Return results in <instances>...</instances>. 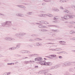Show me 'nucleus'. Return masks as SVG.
<instances>
[{
  "mask_svg": "<svg viewBox=\"0 0 75 75\" xmlns=\"http://www.w3.org/2000/svg\"><path fill=\"white\" fill-rule=\"evenodd\" d=\"M35 61H38L39 63L41 65H45L47 66H51L52 65V63L51 62H45V61H42V59L41 57H37L35 59Z\"/></svg>",
  "mask_w": 75,
  "mask_h": 75,
  "instance_id": "f257e3e1",
  "label": "nucleus"
},
{
  "mask_svg": "<svg viewBox=\"0 0 75 75\" xmlns=\"http://www.w3.org/2000/svg\"><path fill=\"white\" fill-rule=\"evenodd\" d=\"M2 25L5 27H9L12 25L11 21H6V23L3 22L1 23Z\"/></svg>",
  "mask_w": 75,
  "mask_h": 75,
  "instance_id": "f03ea898",
  "label": "nucleus"
},
{
  "mask_svg": "<svg viewBox=\"0 0 75 75\" xmlns=\"http://www.w3.org/2000/svg\"><path fill=\"white\" fill-rule=\"evenodd\" d=\"M70 64H71V62H67L63 63L62 64V66L63 67H67V66H69V65H70Z\"/></svg>",
  "mask_w": 75,
  "mask_h": 75,
  "instance_id": "7ed1b4c3",
  "label": "nucleus"
},
{
  "mask_svg": "<svg viewBox=\"0 0 75 75\" xmlns=\"http://www.w3.org/2000/svg\"><path fill=\"white\" fill-rule=\"evenodd\" d=\"M5 40H6V41H14L15 40V39L13 38H12L10 37H6L5 38Z\"/></svg>",
  "mask_w": 75,
  "mask_h": 75,
  "instance_id": "20e7f679",
  "label": "nucleus"
},
{
  "mask_svg": "<svg viewBox=\"0 0 75 75\" xmlns=\"http://www.w3.org/2000/svg\"><path fill=\"white\" fill-rule=\"evenodd\" d=\"M67 20L68 19H69V18H75V16L74 15H70L67 14Z\"/></svg>",
  "mask_w": 75,
  "mask_h": 75,
  "instance_id": "39448f33",
  "label": "nucleus"
},
{
  "mask_svg": "<svg viewBox=\"0 0 75 75\" xmlns=\"http://www.w3.org/2000/svg\"><path fill=\"white\" fill-rule=\"evenodd\" d=\"M38 16L39 17H47V15L44 14H38Z\"/></svg>",
  "mask_w": 75,
  "mask_h": 75,
  "instance_id": "423d86ee",
  "label": "nucleus"
},
{
  "mask_svg": "<svg viewBox=\"0 0 75 75\" xmlns=\"http://www.w3.org/2000/svg\"><path fill=\"white\" fill-rule=\"evenodd\" d=\"M47 71H45V72L44 73V75H52L51 74L48 73V72H48V71H49V69H47Z\"/></svg>",
  "mask_w": 75,
  "mask_h": 75,
  "instance_id": "0eeeda50",
  "label": "nucleus"
},
{
  "mask_svg": "<svg viewBox=\"0 0 75 75\" xmlns=\"http://www.w3.org/2000/svg\"><path fill=\"white\" fill-rule=\"evenodd\" d=\"M38 27L39 28H48V27L45 26H44V25H39L38 26Z\"/></svg>",
  "mask_w": 75,
  "mask_h": 75,
  "instance_id": "6e6552de",
  "label": "nucleus"
},
{
  "mask_svg": "<svg viewBox=\"0 0 75 75\" xmlns=\"http://www.w3.org/2000/svg\"><path fill=\"white\" fill-rule=\"evenodd\" d=\"M19 36L20 37L21 36H23V35H26V33H19Z\"/></svg>",
  "mask_w": 75,
  "mask_h": 75,
  "instance_id": "1a4fd4ad",
  "label": "nucleus"
},
{
  "mask_svg": "<svg viewBox=\"0 0 75 75\" xmlns=\"http://www.w3.org/2000/svg\"><path fill=\"white\" fill-rule=\"evenodd\" d=\"M59 43H62L60 44H62V45H65V44H66V42L64 41H59Z\"/></svg>",
  "mask_w": 75,
  "mask_h": 75,
  "instance_id": "9d476101",
  "label": "nucleus"
},
{
  "mask_svg": "<svg viewBox=\"0 0 75 75\" xmlns=\"http://www.w3.org/2000/svg\"><path fill=\"white\" fill-rule=\"evenodd\" d=\"M36 46L39 47V46H41L42 45V43H35Z\"/></svg>",
  "mask_w": 75,
  "mask_h": 75,
  "instance_id": "9b49d317",
  "label": "nucleus"
},
{
  "mask_svg": "<svg viewBox=\"0 0 75 75\" xmlns=\"http://www.w3.org/2000/svg\"><path fill=\"white\" fill-rule=\"evenodd\" d=\"M41 32H47L48 30H46V29H41L40 30Z\"/></svg>",
  "mask_w": 75,
  "mask_h": 75,
  "instance_id": "f8f14e48",
  "label": "nucleus"
},
{
  "mask_svg": "<svg viewBox=\"0 0 75 75\" xmlns=\"http://www.w3.org/2000/svg\"><path fill=\"white\" fill-rule=\"evenodd\" d=\"M20 45H21V43H18L16 45V47L17 48H19L20 47Z\"/></svg>",
  "mask_w": 75,
  "mask_h": 75,
  "instance_id": "ddd939ff",
  "label": "nucleus"
},
{
  "mask_svg": "<svg viewBox=\"0 0 75 75\" xmlns=\"http://www.w3.org/2000/svg\"><path fill=\"white\" fill-rule=\"evenodd\" d=\"M64 17H62V19H65V20H68V18H67V15L66 14V15L64 16Z\"/></svg>",
  "mask_w": 75,
  "mask_h": 75,
  "instance_id": "4468645a",
  "label": "nucleus"
},
{
  "mask_svg": "<svg viewBox=\"0 0 75 75\" xmlns=\"http://www.w3.org/2000/svg\"><path fill=\"white\" fill-rule=\"evenodd\" d=\"M17 16L19 17H24V15L23 14H17Z\"/></svg>",
  "mask_w": 75,
  "mask_h": 75,
  "instance_id": "2eb2a0df",
  "label": "nucleus"
},
{
  "mask_svg": "<svg viewBox=\"0 0 75 75\" xmlns=\"http://www.w3.org/2000/svg\"><path fill=\"white\" fill-rule=\"evenodd\" d=\"M34 40H36V41H41L42 40V39H41L40 38H36L35 39H34Z\"/></svg>",
  "mask_w": 75,
  "mask_h": 75,
  "instance_id": "dca6fc26",
  "label": "nucleus"
},
{
  "mask_svg": "<svg viewBox=\"0 0 75 75\" xmlns=\"http://www.w3.org/2000/svg\"><path fill=\"white\" fill-rule=\"evenodd\" d=\"M23 63L24 64H30V62L29 61H25Z\"/></svg>",
  "mask_w": 75,
  "mask_h": 75,
  "instance_id": "f3484780",
  "label": "nucleus"
},
{
  "mask_svg": "<svg viewBox=\"0 0 75 75\" xmlns=\"http://www.w3.org/2000/svg\"><path fill=\"white\" fill-rule=\"evenodd\" d=\"M27 14H28L29 15H30V16H31L33 14V12H28L27 13Z\"/></svg>",
  "mask_w": 75,
  "mask_h": 75,
  "instance_id": "a211bd4d",
  "label": "nucleus"
},
{
  "mask_svg": "<svg viewBox=\"0 0 75 75\" xmlns=\"http://www.w3.org/2000/svg\"><path fill=\"white\" fill-rule=\"evenodd\" d=\"M59 67H60V65H58L54 66V69H55V68H59Z\"/></svg>",
  "mask_w": 75,
  "mask_h": 75,
  "instance_id": "6ab92c4d",
  "label": "nucleus"
},
{
  "mask_svg": "<svg viewBox=\"0 0 75 75\" xmlns=\"http://www.w3.org/2000/svg\"><path fill=\"white\" fill-rule=\"evenodd\" d=\"M20 53H21L22 54H25V50H21L20 52Z\"/></svg>",
  "mask_w": 75,
  "mask_h": 75,
  "instance_id": "aec40b11",
  "label": "nucleus"
},
{
  "mask_svg": "<svg viewBox=\"0 0 75 75\" xmlns=\"http://www.w3.org/2000/svg\"><path fill=\"white\" fill-rule=\"evenodd\" d=\"M52 31L53 32H56V33H58V32H59V30H52Z\"/></svg>",
  "mask_w": 75,
  "mask_h": 75,
  "instance_id": "412c9836",
  "label": "nucleus"
},
{
  "mask_svg": "<svg viewBox=\"0 0 75 75\" xmlns=\"http://www.w3.org/2000/svg\"><path fill=\"white\" fill-rule=\"evenodd\" d=\"M70 34H74L75 33V32L74 30H71L70 32Z\"/></svg>",
  "mask_w": 75,
  "mask_h": 75,
  "instance_id": "4be33fe9",
  "label": "nucleus"
},
{
  "mask_svg": "<svg viewBox=\"0 0 75 75\" xmlns=\"http://www.w3.org/2000/svg\"><path fill=\"white\" fill-rule=\"evenodd\" d=\"M63 12L64 13H68V12H69V11L66 9L63 11Z\"/></svg>",
  "mask_w": 75,
  "mask_h": 75,
  "instance_id": "5701e85b",
  "label": "nucleus"
},
{
  "mask_svg": "<svg viewBox=\"0 0 75 75\" xmlns=\"http://www.w3.org/2000/svg\"><path fill=\"white\" fill-rule=\"evenodd\" d=\"M69 24H75V22L74 21H71L69 22Z\"/></svg>",
  "mask_w": 75,
  "mask_h": 75,
  "instance_id": "b1692460",
  "label": "nucleus"
},
{
  "mask_svg": "<svg viewBox=\"0 0 75 75\" xmlns=\"http://www.w3.org/2000/svg\"><path fill=\"white\" fill-rule=\"evenodd\" d=\"M58 16H56L54 17V20H58Z\"/></svg>",
  "mask_w": 75,
  "mask_h": 75,
  "instance_id": "393cba45",
  "label": "nucleus"
},
{
  "mask_svg": "<svg viewBox=\"0 0 75 75\" xmlns=\"http://www.w3.org/2000/svg\"><path fill=\"white\" fill-rule=\"evenodd\" d=\"M46 17L47 16H48V17H52V15L51 14H49V15L48 14H46Z\"/></svg>",
  "mask_w": 75,
  "mask_h": 75,
  "instance_id": "a878e982",
  "label": "nucleus"
},
{
  "mask_svg": "<svg viewBox=\"0 0 75 75\" xmlns=\"http://www.w3.org/2000/svg\"><path fill=\"white\" fill-rule=\"evenodd\" d=\"M55 69V68H54V67L53 66V67H52L50 68L49 69V70H52V69Z\"/></svg>",
  "mask_w": 75,
  "mask_h": 75,
  "instance_id": "bb28decb",
  "label": "nucleus"
},
{
  "mask_svg": "<svg viewBox=\"0 0 75 75\" xmlns=\"http://www.w3.org/2000/svg\"><path fill=\"white\" fill-rule=\"evenodd\" d=\"M19 7H21V8H25V7L23 6H19Z\"/></svg>",
  "mask_w": 75,
  "mask_h": 75,
  "instance_id": "cd10ccee",
  "label": "nucleus"
},
{
  "mask_svg": "<svg viewBox=\"0 0 75 75\" xmlns=\"http://www.w3.org/2000/svg\"><path fill=\"white\" fill-rule=\"evenodd\" d=\"M59 53H60V54H62V53H63V54H68V53L64 52V51H62V52H60Z\"/></svg>",
  "mask_w": 75,
  "mask_h": 75,
  "instance_id": "c85d7f7f",
  "label": "nucleus"
},
{
  "mask_svg": "<svg viewBox=\"0 0 75 75\" xmlns=\"http://www.w3.org/2000/svg\"><path fill=\"white\" fill-rule=\"evenodd\" d=\"M50 56H51V57H57V55L55 54H53L50 55Z\"/></svg>",
  "mask_w": 75,
  "mask_h": 75,
  "instance_id": "c756f323",
  "label": "nucleus"
},
{
  "mask_svg": "<svg viewBox=\"0 0 75 75\" xmlns=\"http://www.w3.org/2000/svg\"><path fill=\"white\" fill-rule=\"evenodd\" d=\"M16 37H20L19 33H16L15 34Z\"/></svg>",
  "mask_w": 75,
  "mask_h": 75,
  "instance_id": "7c9ffc66",
  "label": "nucleus"
},
{
  "mask_svg": "<svg viewBox=\"0 0 75 75\" xmlns=\"http://www.w3.org/2000/svg\"><path fill=\"white\" fill-rule=\"evenodd\" d=\"M54 23H59V21H53Z\"/></svg>",
  "mask_w": 75,
  "mask_h": 75,
  "instance_id": "2f4dec72",
  "label": "nucleus"
},
{
  "mask_svg": "<svg viewBox=\"0 0 75 75\" xmlns=\"http://www.w3.org/2000/svg\"><path fill=\"white\" fill-rule=\"evenodd\" d=\"M12 50H16V49H17L16 47H12Z\"/></svg>",
  "mask_w": 75,
  "mask_h": 75,
  "instance_id": "473e14b6",
  "label": "nucleus"
},
{
  "mask_svg": "<svg viewBox=\"0 0 75 75\" xmlns=\"http://www.w3.org/2000/svg\"><path fill=\"white\" fill-rule=\"evenodd\" d=\"M57 9H56V8H53L52 9V10L53 11H56V10Z\"/></svg>",
  "mask_w": 75,
  "mask_h": 75,
  "instance_id": "72a5a7b5",
  "label": "nucleus"
},
{
  "mask_svg": "<svg viewBox=\"0 0 75 75\" xmlns=\"http://www.w3.org/2000/svg\"><path fill=\"white\" fill-rule=\"evenodd\" d=\"M33 62H34V61H31V60L29 61V64H31V63H32Z\"/></svg>",
  "mask_w": 75,
  "mask_h": 75,
  "instance_id": "f704fd0d",
  "label": "nucleus"
},
{
  "mask_svg": "<svg viewBox=\"0 0 75 75\" xmlns=\"http://www.w3.org/2000/svg\"><path fill=\"white\" fill-rule=\"evenodd\" d=\"M39 22L40 23H42V24H44V21H40Z\"/></svg>",
  "mask_w": 75,
  "mask_h": 75,
  "instance_id": "c9c22d12",
  "label": "nucleus"
},
{
  "mask_svg": "<svg viewBox=\"0 0 75 75\" xmlns=\"http://www.w3.org/2000/svg\"><path fill=\"white\" fill-rule=\"evenodd\" d=\"M43 1H44L45 2H50V1H48L47 0H43Z\"/></svg>",
  "mask_w": 75,
  "mask_h": 75,
  "instance_id": "e433bc0d",
  "label": "nucleus"
},
{
  "mask_svg": "<svg viewBox=\"0 0 75 75\" xmlns=\"http://www.w3.org/2000/svg\"><path fill=\"white\" fill-rule=\"evenodd\" d=\"M59 1L61 3H64V0H61Z\"/></svg>",
  "mask_w": 75,
  "mask_h": 75,
  "instance_id": "4c0bfd02",
  "label": "nucleus"
},
{
  "mask_svg": "<svg viewBox=\"0 0 75 75\" xmlns=\"http://www.w3.org/2000/svg\"><path fill=\"white\" fill-rule=\"evenodd\" d=\"M31 35L32 37H37V35Z\"/></svg>",
  "mask_w": 75,
  "mask_h": 75,
  "instance_id": "58836bf2",
  "label": "nucleus"
},
{
  "mask_svg": "<svg viewBox=\"0 0 75 75\" xmlns=\"http://www.w3.org/2000/svg\"><path fill=\"white\" fill-rule=\"evenodd\" d=\"M68 14H72V13L71 12H69V11L68 13Z\"/></svg>",
  "mask_w": 75,
  "mask_h": 75,
  "instance_id": "ea45409f",
  "label": "nucleus"
},
{
  "mask_svg": "<svg viewBox=\"0 0 75 75\" xmlns=\"http://www.w3.org/2000/svg\"><path fill=\"white\" fill-rule=\"evenodd\" d=\"M37 55V54H30V55L29 56H30V57H31V56H33H33L35 55H35Z\"/></svg>",
  "mask_w": 75,
  "mask_h": 75,
  "instance_id": "a19ab883",
  "label": "nucleus"
},
{
  "mask_svg": "<svg viewBox=\"0 0 75 75\" xmlns=\"http://www.w3.org/2000/svg\"><path fill=\"white\" fill-rule=\"evenodd\" d=\"M69 75V73L68 72H66V73L64 74V75Z\"/></svg>",
  "mask_w": 75,
  "mask_h": 75,
  "instance_id": "79ce46f5",
  "label": "nucleus"
},
{
  "mask_svg": "<svg viewBox=\"0 0 75 75\" xmlns=\"http://www.w3.org/2000/svg\"><path fill=\"white\" fill-rule=\"evenodd\" d=\"M25 53H30V52L29 51L25 50Z\"/></svg>",
  "mask_w": 75,
  "mask_h": 75,
  "instance_id": "37998d69",
  "label": "nucleus"
},
{
  "mask_svg": "<svg viewBox=\"0 0 75 75\" xmlns=\"http://www.w3.org/2000/svg\"><path fill=\"white\" fill-rule=\"evenodd\" d=\"M69 0H64V3L65 2H67V1H69Z\"/></svg>",
  "mask_w": 75,
  "mask_h": 75,
  "instance_id": "c03bdc74",
  "label": "nucleus"
},
{
  "mask_svg": "<svg viewBox=\"0 0 75 75\" xmlns=\"http://www.w3.org/2000/svg\"><path fill=\"white\" fill-rule=\"evenodd\" d=\"M46 4V3H43L42 4V6H45Z\"/></svg>",
  "mask_w": 75,
  "mask_h": 75,
  "instance_id": "a18cd8bd",
  "label": "nucleus"
},
{
  "mask_svg": "<svg viewBox=\"0 0 75 75\" xmlns=\"http://www.w3.org/2000/svg\"><path fill=\"white\" fill-rule=\"evenodd\" d=\"M68 27H69V28H71V27H72V26L71 25H69L68 26Z\"/></svg>",
  "mask_w": 75,
  "mask_h": 75,
  "instance_id": "49530a36",
  "label": "nucleus"
},
{
  "mask_svg": "<svg viewBox=\"0 0 75 75\" xmlns=\"http://www.w3.org/2000/svg\"><path fill=\"white\" fill-rule=\"evenodd\" d=\"M60 9H62V10H64V8H63V7L62 6H60Z\"/></svg>",
  "mask_w": 75,
  "mask_h": 75,
  "instance_id": "de8ad7c7",
  "label": "nucleus"
},
{
  "mask_svg": "<svg viewBox=\"0 0 75 75\" xmlns=\"http://www.w3.org/2000/svg\"><path fill=\"white\" fill-rule=\"evenodd\" d=\"M44 24H49V23L46 22V21H44Z\"/></svg>",
  "mask_w": 75,
  "mask_h": 75,
  "instance_id": "09e8293b",
  "label": "nucleus"
},
{
  "mask_svg": "<svg viewBox=\"0 0 75 75\" xmlns=\"http://www.w3.org/2000/svg\"><path fill=\"white\" fill-rule=\"evenodd\" d=\"M0 16H5V15L4 14L0 13Z\"/></svg>",
  "mask_w": 75,
  "mask_h": 75,
  "instance_id": "8fccbe9b",
  "label": "nucleus"
},
{
  "mask_svg": "<svg viewBox=\"0 0 75 75\" xmlns=\"http://www.w3.org/2000/svg\"><path fill=\"white\" fill-rule=\"evenodd\" d=\"M59 58L60 59H62V58H63V57H62V56H59Z\"/></svg>",
  "mask_w": 75,
  "mask_h": 75,
  "instance_id": "3c124183",
  "label": "nucleus"
},
{
  "mask_svg": "<svg viewBox=\"0 0 75 75\" xmlns=\"http://www.w3.org/2000/svg\"><path fill=\"white\" fill-rule=\"evenodd\" d=\"M53 27H57V28H59V27L58 25L55 26V25H54Z\"/></svg>",
  "mask_w": 75,
  "mask_h": 75,
  "instance_id": "603ef678",
  "label": "nucleus"
},
{
  "mask_svg": "<svg viewBox=\"0 0 75 75\" xmlns=\"http://www.w3.org/2000/svg\"><path fill=\"white\" fill-rule=\"evenodd\" d=\"M46 44H54L52 43H47Z\"/></svg>",
  "mask_w": 75,
  "mask_h": 75,
  "instance_id": "864d4df0",
  "label": "nucleus"
},
{
  "mask_svg": "<svg viewBox=\"0 0 75 75\" xmlns=\"http://www.w3.org/2000/svg\"><path fill=\"white\" fill-rule=\"evenodd\" d=\"M29 41H34V40L33 39H30L29 40Z\"/></svg>",
  "mask_w": 75,
  "mask_h": 75,
  "instance_id": "5fc2aeb1",
  "label": "nucleus"
},
{
  "mask_svg": "<svg viewBox=\"0 0 75 75\" xmlns=\"http://www.w3.org/2000/svg\"><path fill=\"white\" fill-rule=\"evenodd\" d=\"M9 50L10 51H11L13 50L12 47L9 48Z\"/></svg>",
  "mask_w": 75,
  "mask_h": 75,
  "instance_id": "6e6d98bb",
  "label": "nucleus"
},
{
  "mask_svg": "<svg viewBox=\"0 0 75 75\" xmlns=\"http://www.w3.org/2000/svg\"><path fill=\"white\" fill-rule=\"evenodd\" d=\"M16 55L18 57H21V55L18 54H16Z\"/></svg>",
  "mask_w": 75,
  "mask_h": 75,
  "instance_id": "4d7b16f0",
  "label": "nucleus"
},
{
  "mask_svg": "<svg viewBox=\"0 0 75 75\" xmlns=\"http://www.w3.org/2000/svg\"><path fill=\"white\" fill-rule=\"evenodd\" d=\"M71 40H75V38H73L71 39Z\"/></svg>",
  "mask_w": 75,
  "mask_h": 75,
  "instance_id": "13d9d810",
  "label": "nucleus"
},
{
  "mask_svg": "<svg viewBox=\"0 0 75 75\" xmlns=\"http://www.w3.org/2000/svg\"><path fill=\"white\" fill-rule=\"evenodd\" d=\"M56 11H57V12H58L59 11V10L58 9H56Z\"/></svg>",
  "mask_w": 75,
  "mask_h": 75,
  "instance_id": "bf43d9fd",
  "label": "nucleus"
},
{
  "mask_svg": "<svg viewBox=\"0 0 75 75\" xmlns=\"http://www.w3.org/2000/svg\"><path fill=\"white\" fill-rule=\"evenodd\" d=\"M7 74H6V75H9V74H11V72H8V73H7Z\"/></svg>",
  "mask_w": 75,
  "mask_h": 75,
  "instance_id": "052dcab7",
  "label": "nucleus"
},
{
  "mask_svg": "<svg viewBox=\"0 0 75 75\" xmlns=\"http://www.w3.org/2000/svg\"><path fill=\"white\" fill-rule=\"evenodd\" d=\"M46 57H47V58H50V59H52V58H53L50 57L48 56H46Z\"/></svg>",
  "mask_w": 75,
  "mask_h": 75,
  "instance_id": "680f3d73",
  "label": "nucleus"
},
{
  "mask_svg": "<svg viewBox=\"0 0 75 75\" xmlns=\"http://www.w3.org/2000/svg\"><path fill=\"white\" fill-rule=\"evenodd\" d=\"M54 26V25H48V27H53Z\"/></svg>",
  "mask_w": 75,
  "mask_h": 75,
  "instance_id": "e2e57ef3",
  "label": "nucleus"
},
{
  "mask_svg": "<svg viewBox=\"0 0 75 75\" xmlns=\"http://www.w3.org/2000/svg\"><path fill=\"white\" fill-rule=\"evenodd\" d=\"M49 50H52V51H55V49H49Z\"/></svg>",
  "mask_w": 75,
  "mask_h": 75,
  "instance_id": "0e129e2a",
  "label": "nucleus"
},
{
  "mask_svg": "<svg viewBox=\"0 0 75 75\" xmlns=\"http://www.w3.org/2000/svg\"><path fill=\"white\" fill-rule=\"evenodd\" d=\"M35 68H38V66H36L35 67Z\"/></svg>",
  "mask_w": 75,
  "mask_h": 75,
  "instance_id": "69168bd1",
  "label": "nucleus"
},
{
  "mask_svg": "<svg viewBox=\"0 0 75 75\" xmlns=\"http://www.w3.org/2000/svg\"><path fill=\"white\" fill-rule=\"evenodd\" d=\"M58 49H60V50H61V48H59V49H54V50H54V51H57V50H58Z\"/></svg>",
  "mask_w": 75,
  "mask_h": 75,
  "instance_id": "338daca9",
  "label": "nucleus"
},
{
  "mask_svg": "<svg viewBox=\"0 0 75 75\" xmlns=\"http://www.w3.org/2000/svg\"><path fill=\"white\" fill-rule=\"evenodd\" d=\"M8 65H12V63H8Z\"/></svg>",
  "mask_w": 75,
  "mask_h": 75,
  "instance_id": "774afa93",
  "label": "nucleus"
}]
</instances>
